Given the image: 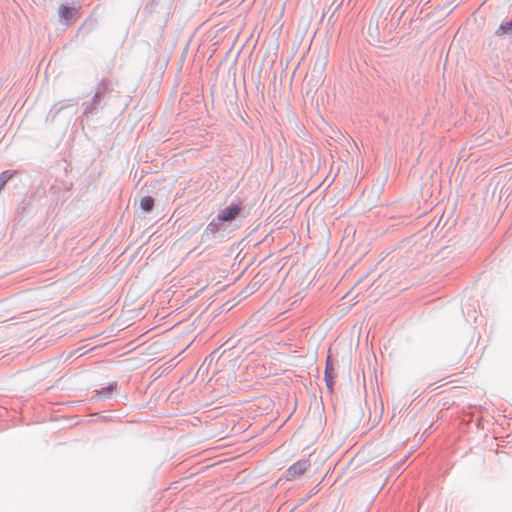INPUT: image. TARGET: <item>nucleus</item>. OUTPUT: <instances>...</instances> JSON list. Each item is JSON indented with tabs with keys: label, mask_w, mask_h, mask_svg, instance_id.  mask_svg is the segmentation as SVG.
<instances>
[{
	"label": "nucleus",
	"mask_w": 512,
	"mask_h": 512,
	"mask_svg": "<svg viewBox=\"0 0 512 512\" xmlns=\"http://www.w3.org/2000/svg\"><path fill=\"white\" fill-rule=\"evenodd\" d=\"M80 6L79 5H60L58 8V15L60 20L66 24L70 25L73 20H75L79 15Z\"/></svg>",
	"instance_id": "nucleus-1"
},
{
	"label": "nucleus",
	"mask_w": 512,
	"mask_h": 512,
	"mask_svg": "<svg viewBox=\"0 0 512 512\" xmlns=\"http://www.w3.org/2000/svg\"><path fill=\"white\" fill-rule=\"evenodd\" d=\"M310 468V462L307 459L297 461L287 470V478L289 480L295 479L303 475Z\"/></svg>",
	"instance_id": "nucleus-3"
},
{
	"label": "nucleus",
	"mask_w": 512,
	"mask_h": 512,
	"mask_svg": "<svg viewBox=\"0 0 512 512\" xmlns=\"http://www.w3.org/2000/svg\"><path fill=\"white\" fill-rule=\"evenodd\" d=\"M154 199L151 196H145L140 201V207L145 212H150L154 207Z\"/></svg>",
	"instance_id": "nucleus-5"
},
{
	"label": "nucleus",
	"mask_w": 512,
	"mask_h": 512,
	"mask_svg": "<svg viewBox=\"0 0 512 512\" xmlns=\"http://www.w3.org/2000/svg\"><path fill=\"white\" fill-rule=\"evenodd\" d=\"M220 223L221 222L215 220L211 221L206 227V232L210 234H215L220 230Z\"/></svg>",
	"instance_id": "nucleus-7"
},
{
	"label": "nucleus",
	"mask_w": 512,
	"mask_h": 512,
	"mask_svg": "<svg viewBox=\"0 0 512 512\" xmlns=\"http://www.w3.org/2000/svg\"><path fill=\"white\" fill-rule=\"evenodd\" d=\"M242 206L241 204H231L228 207L224 208L217 215V221L219 222H231L235 220L241 213Z\"/></svg>",
	"instance_id": "nucleus-2"
},
{
	"label": "nucleus",
	"mask_w": 512,
	"mask_h": 512,
	"mask_svg": "<svg viewBox=\"0 0 512 512\" xmlns=\"http://www.w3.org/2000/svg\"><path fill=\"white\" fill-rule=\"evenodd\" d=\"M16 174V172H12V171H3L1 174H0V192L2 191V189L5 187L6 183L11 179L13 178V176Z\"/></svg>",
	"instance_id": "nucleus-6"
},
{
	"label": "nucleus",
	"mask_w": 512,
	"mask_h": 512,
	"mask_svg": "<svg viewBox=\"0 0 512 512\" xmlns=\"http://www.w3.org/2000/svg\"><path fill=\"white\" fill-rule=\"evenodd\" d=\"M512 34V20L500 25L496 31V35L499 37Z\"/></svg>",
	"instance_id": "nucleus-4"
},
{
	"label": "nucleus",
	"mask_w": 512,
	"mask_h": 512,
	"mask_svg": "<svg viewBox=\"0 0 512 512\" xmlns=\"http://www.w3.org/2000/svg\"><path fill=\"white\" fill-rule=\"evenodd\" d=\"M113 390V387L112 386H108L106 387L102 393H104V395H107L109 393H111V391Z\"/></svg>",
	"instance_id": "nucleus-8"
}]
</instances>
